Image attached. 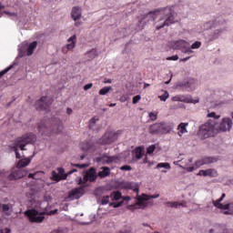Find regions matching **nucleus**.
<instances>
[{"label":"nucleus","mask_w":233,"mask_h":233,"mask_svg":"<svg viewBox=\"0 0 233 233\" xmlns=\"http://www.w3.org/2000/svg\"><path fill=\"white\" fill-rule=\"evenodd\" d=\"M156 15L153 19L155 21V26L157 30H161L165 26H170L176 23V18L174 17V9L172 7H165L158 11L153 12Z\"/></svg>","instance_id":"nucleus-1"},{"label":"nucleus","mask_w":233,"mask_h":233,"mask_svg":"<svg viewBox=\"0 0 233 233\" xmlns=\"http://www.w3.org/2000/svg\"><path fill=\"white\" fill-rule=\"evenodd\" d=\"M63 122L59 118L44 119L38 124V130L42 136H50L52 133L63 132Z\"/></svg>","instance_id":"nucleus-2"},{"label":"nucleus","mask_w":233,"mask_h":233,"mask_svg":"<svg viewBox=\"0 0 233 233\" xmlns=\"http://www.w3.org/2000/svg\"><path fill=\"white\" fill-rule=\"evenodd\" d=\"M129 188L134 190V192L137 193V202L134 205L129 206L130 210H136V208H147L148 207L149 203L147 201H150V199H157L159 198V194L156 195H147L142 194V196H139V187L136 184H129Z\"/></svg>","instance_id":"nucleus-3"},{"label":"nucleus","mask_w":233,"mask_h":233,"mask_svg":"<svg viewBox=\"0 0 233 233\" xmlns=\"http://www.w3.org/2000/svg\"><path fill=\"white\" fill-rule=\"evenodd\" d=\"M37 139V137L34 133H26L23 135L22 137H18L15 140V146L12 147L16 159H21V154H19V148L20 150H25V147L26 145H32V143H35Z\"/></svg>","instance_id":"nucleus-4"},{"label":"nucleus","mask_w":233,"mask_h":233,"mask_svg":"<svg viewBox=\"0 0 233 233\" xmlns=\"http://www.w3.org/2000/svg\"><path fill=\"white\" fill-rule=\"evenodd\" d=\"M216 127L214 120H208L202 125L198 130V137L200 139H208V137H214L216 136Z\"/></svg>","instance_id":"nucleus-5"},{"label":"nucleus","mask_w":233,"mask_h":233,"mask_svg":"<svg viewBox=\"0 0 233 233\" xmlns=\"http://www.w3.org/2000/svg\"><path fill=\"white\" fill-rule=\"evenodd\" d=\"M174 130V125L167 122L155 123L149 127V134H170Z\"/></svg>","instance_id":"nucleus-6"},{"label":"nucleus","mask_w":233,"mask_h":233,"mask_svg":"<svg viewBox=\"0 0 233 233\" xmlns=\"http://www.w3.org/2000/svg\"><path fill=\"white\" fill-rule=\"evenodd\" d=\"M121 132H112V131H106L104 136L98 140V143L100 145H110L111 143H114V141H117V137H119V135Z\"/></svg>","instance_id":"nucleus-7"},{"label":"nucleus","mask_w":233,"mask_h":233,"mask_svg":"<svg viewBox=\"0 0 233 233\" xmlns=\"http://www.w3.org/2000/svg\"><path fill=\"white\" fill-rule=\"evenodd\" d=\"M25 216L28 218L31 223H43L45 220V216L43 214H39V212L35 209L25 211Z\"/></svg>","instance_id":"nucleus-8"},{"label":"nucleus","mask_w":233,"mask_h":233,"mask_svg":"<svg viewBox=\"0 0 233 233\" xmlns=\"http://www.w3.org/2000/svg\"><path fill=\"white\" fill-rule=\"evenodd\" d=\"M218 159L214 157H204L200 160H197L195 163V167H187L186 170L187 172H194L196 168H199V167H203V165H210V163H216Z\"/></svg>","instance_id":"nucleus-9"},{"label":"nucleus","mask_w":233,"mask_h":233,"mask_svg":"<svg viewBox=\"0 0 233 233\" xmlns=\"http://www.w3.org/2000/svg\"><path fill=\"white\" fill-rule=\"evenodd\" d=\"M214 123L217 134L218 132H227V130H230V128H232V119L229 117L223 118L220 123L214 120Z\"/></svg>","instance_id":"nucleus-10"},{"label":"nucleus","mask_w":233,"mask_h":233,"mask_svg":"<svg viewBox=\"0 0 233 233\" xmlns=\"http://www.w3.org/2000/svg\"><path fill=\"white\" fill-rule=\"evenodd\" d=\"M50 105H52L51 98L48 96H42L41 99L35 102V106L36 110H48Z\"/></svg>","instance_id":"nucleus-11"},{"label":"nucleus","mask_w":233,"mask_h":233,"mask_svg":"<svg viewBox=\"0 0 233 233\" xmlns=\"http://www.w3.org/2000/svg\"><path fill=\"white\" fill-rule=\"evenodd\" d=\"M28 174V171L25 169H17L10 173L7 177L9 181H17V179H21L25 177Z\"/></svg>","instance_id":"nucleus-12"},{"label":"nucleus","mask_w":233,"mask_h":233,"mask_svg":"<svg viewBox=\"0 0 233 233\" xmlns=\"http://www.w3.org/2000/svg\"><path fill=\"white\" fill-rule=\"evenodd\" d=\"M84 195L85 186H80L78 187L72 189L68 194V198L69 199H79V198H82Z\"/></svg>","instance_id":"nucleus-13"},{"label":"nucleus","mask_w":233,"mask_h":233,"mask_svg":"<svg viewBox=\"0 0 233 233\" xmlns=\"http://www.w3.org/2000/svg\"><path fill=\"white\" fill-rule=\"evenodd\" d=\"M117 159V157H108L106 155L98 157L96 158V163H101L102 165H110Z\"/></svg>","instance_id":"nucleus-14"},{"label":"nucleus","mask_w":233,"mask_h":233,"mask_svg":"<svg viewBox=\"0 0 233 233\" xmlns=\"http://www.w3.org/2000/svg\"><path fill=\"white\" fill-rule=\"evenodd\" d=\"M172 101H180L181 103H199V100H194L189 96H185L182 95H177L172 97Z\"/></svg>","instance_id":"nucleus-15"},{"label":"nucleus","mask_w":233,"mask_h":233,"mask_svg":"<svg viewBox=\"0 0 233 233\" xmlns=\"http://www.w3.org/2000/svg\"><path fill=\"white\" fill-rule=\"evenodd\" d=\"M164 205L166 207H167L168 208H178V207L187 208V201H185V200H182L181 202L167 201V202H165Z\"/></svg>","instance_id":"nucleus-16"},{"label":"nucleus","mask_w":233,"mask_h":233,"mask_svg":"<svg viewBox=\"0 0 233 233\" xmlns=\"http://www.w3.org/2000/svg\"><path fill=\"white\" fill-rule=\"evenodd\" d=\"M188 46H190V44H188V42L185 40H177L175 42L174 45V48L176 50H181V52H183V50H185L186 48H188Z\"/></svg>","instance_id":"nucleus-17"},{"label":"nucleus","mask_w":233,"mask_h":233,"mask_svg":"<svg viewBox=\"0 0 233 233\" xmlns=\"http://www.w3.org/2000/svg\"><path fill=\"white\" fill-rule=\"evenodd\" d=\"M86 176H87L90 183H94V181L97 179L96 167L89 168V170L86 172Z\"/></svg>","instance_id":"nucleus-18"},{"label":"nucleus","mask_w":233,"mask_h":233,"mask_svg":"<svg viewBox=\"0 0 233 233\" xmlns=\"http://www.w3.org/2000/svg\"><path fill=\"white\" fill-rule=\"evenodd\" d=\"M71 17L74 21H77L78 19H81V7L79 6L73 7L71 11Z\"/></svg>","instance_id":"nucleus-19"},{"label":"nucleus","mask_w":233,"mask_h":233,"mask_svg":"<svg viewBox=\"0 0 233 233\" xmlns=\"http://www.w3.org/2000/svg\"><path fill=\"white\" fill-rule=\"evenodd\" d=\"M100 170L97 173L98 177H100V179H104V177H108V176H110V167H100Z\"/></svg>","instance_id":"nucleus-20"},{"label":"nucleus","mask_w":233,"mask_h":233,"mask_svg":"<svg viewBox=\"0 0 233 233\" xmlns=\"http://www.w3.org/2000/svg\"><path fill=\"white\" fill-rule=\"evenodd\" d=\"M77 41V36L76 35H73L71 37L67 39V45L66 48L67 50H74L76 48V43Z\"/></svg>","instance_id":"nucleus-21"},{"label":"nucleus","mask_w":233,"mask_h":233,"mask_svg":"<svg viewBox=\"0 0 233 233\" xmlns=\"http://www.w3.org/2000/svg\"><path fill=\"white\" fill-rule=\"evenodd\" d=\"M29 163H32V158H22L18 161L16 167L17 168H25V167H28Z\"/></svg>","instance_id":"nucleus-22"},{"label":"nucleus","mask_w":233,"mask_h":233,"mask_svg":"<svg viewBox=\"0 0 233 233\" xmlns=\"http://www.w3.org/2000/svg\"><path fill=\"white\" fill-rule=\"evenodd\" d=\"M67 177H68V175H64L62 177L59 173H57L56 171H52V176H51L52 181H56V183H57L63 179H66Z\"/></svg>","instance_id":"nucleus-23"},{"label":"nucleus","mask_w":233,"mask_h":233,"mask_svg":"<svg viewBox=\"0 0 233 233\" xmlns=\"http://www.w3.org/2000/svg\"><path fill=\"white\" fill-rule=\"evenodd\" d=\"M93 147H94V142L90 140H86L81 144V149L84 150V152H86L87 150H90V148H93Z\"/></svg>","instance_id":"nucleus-24"},{"label":"nucleus","mask_w":233,"mask_h":233,"mask_svg":"<svg viewBox=\"0 0 233 233\" xmlns=\"http://www.w3.org/2000/svg\"><path fill=\"white\" fill-rule=\"evenodd\" d=\"M187 127H188V123H180L177 127V130H178V136L181 137L183 136V134H187V132H188L187 130Z\"/></svg>","instance_id":"nucleus-25"},{"label":"nucleus","mask_w":233,"mask_h":233,"mask_svg":"<svg viewBox=\"0 0 233 233\" xmlns=\"http://www.w3.org/2000/svg\"><path fill=\"white\" fill-rule=\"evenodd\" d=\"M35 48H37V41H33L27 46L26 56H32V54H34V50H35Z\"/></svg>","instance_id":"nucleus-26"},{"label":"nucleus","mask_w":233,"mask_h":233,"mask_svg":"<svg viewBox=\"0 0 233 233\" xmlns=\"http://www.w3.org/2000/svg\"><path fill=\"white\" fill-rule=\"evenodd\" d=\"M150 15H152V12L147 15H144L139 20V24L142 25V26H144V25H147L148 21H150Z\"/></svg>","instance_id":"nucleus-27"},{"label":"nucleus","mask_w":233,"mask_h":233,"mask_svg":"<svg viewBox=\"0 0 233 233\" xmlns=\"http://www.w3.org/2000/svg\"><path fill=\"white\" fill-rule=\"evenodd\" d=\"M110 198L112 201H119V199H121L123 196L121 195V192L114 191L113 193H111Z\"/></svg>","instance_id":"nucleus-28"},{"label":"nucleus","mask_w":233,"mask_h":233,"mask_svg":"<svg viewBox=\"0 0 233 233\" xmlns=\"http://www.w3.org/2000/svg\"><path fill=\"white\" fill-rule=\"evenodd\" d=\"M86 56H87L88 59H96V57H97V50L91 49L86 54Z\"/></svg>","instance_id":"nucleus-29"},{"label":"nucleus","mask_w":233,"mask_h":233,"mask_svg":"<svg viewBox=\"0 0 233 233\" xmlns=\"http://www.w3.org/2000/svg\"><path fill=\"white\" fill-rule=\"evenodd\" d=\"M112 90V86H105L99 90V96H106Z\"/></svg>","instance_id":"nucleus-30"},{"label":"nucleus","mask_w":233,"mask_h":233,"mask_svg":"<svg viewBox=\"0 0 233 233\" xmlns=\"http://www.w3.org/2000/svg\"><path fill=\"white\" fill-rule=\"evenodd\" d=\"M135 157L137 159H141V157H143V149H141V147H137L135 149Z\"/></svg>","instance_id":"nucleus-31"},{"label":"nucleus","mask_w":233,"mask_h":233,"mask_svg":"<svg viewBox=\"0 0 233 233\" xmlns=\"http://www.w3.org/2000/svg\"><path fill=\"white\" fill-rule=\"evenodd\" d=\"M2 209L5 216H11L12 212H10V206H8V204H3Z\"/></svg>","instance_id":"nucleus-32"},{"label":"nucleus","mask_w":233,"mask_h":233,"mask_svg":"<svg viewBox=\"0 0 233 233\" xmlns=\"http://www.w3.org/2000/svg\"><path fill=\"white\" fill-rule=\"evenodd\" d=\"M98 120H99V118H96V116L93 117V118H91V119L89 120V122H88V128H89L90 130H92V128H94V127H96V121H98Z\"/></svg>","instance_id":"nucleus-33"},{"label":"nucleus","mask_w":233,"mask_h":233,"mask_svg":"<svg viewBox=\"0 0 233 233\" xmlns=\"http://www.w3.org/2000/svg\"><path fill=\"white\" fill-rule=\"evenodd\" d=\"M208 176L209 177H218V170L214 168L208 169Z\"/></svg>","instance_id":"nucleus-34"},{"label":"nucleus","mask_w":233,"mask_h":233,"mask_svg":"<svg viewBox=\"0 0 233 233\" xmlns=\"http://www.w3.org/2000/svg\"><path fill=\"white\" fill-rule=\"evenodd\" d=\"M157 168H166L167 170H170V164L168 162L158 163Z\"/></svg>","instance_id":"nucleus-35"},{"label":"nucleus","mask_w":233,"mask_h":233,"mask_svg":"<svg viewBox=\"0 0 233 233\" xmlns=\"http://www.w3.org/2000/svg\"><path fill=\"white\" fill-rule=\"evenodd\" d=\"M110 196H104L101 199V205H108L110 203Z\"/></svg>","instance_id":"nucleus-36"},{"label":"nucleus","mask_w":233,"mask_h":233,"mask_svg":"<svg viewBox=\"0 0 233 233\" xmlns=\"http://www.w3.org/2000/svg\"><path fill=\"white\" fill-rule=\"evenodd\" d=\"M190 48L192 50H196L198 48H201V42L200 41H196L195 43H193L190 46Z\"/></svg>","instance_id":"nucleus-37"},{"label":"nucleus","mask_w":233,"mask_h":233,"mask_svg":"<svg viewBox=\"0 0 233 233\" xmlns=\"http://www.w3.org/2000/svg\"><path fill=\"white\" fill-rule=\"evenodd\" d=\"M12 68H14V66H9L8 67H6L3 71H1L0 72V78L3 77V76H5V74H8V72H10V70H12Z\"/></svg>","instance_id":"nucleus-38"},{"label":"nucleus","mask_w":233,"mask_h":233,"mask_svg":"<svg viewBox=\"0 0 233 233\" xmlns=\"http://www.w3.org/2000/svg\"><path fill=\"white\" fill-rule=\"evenodd\" d=\"M158 97L160 101H167V97H170V95L168 94V91H165L164 94Z\"/></svg>","instance_id":"nucleus-39"},{"label":"nucleus","mask_w":233,"mask_h":233,"mask_svg":"<svg viewBox=\"0 0 233 233\" xmlns=\"http://www.w3.org/2000/svg\"><path fill=\"white\" fill-rule=\"evenodd\" d=\"M156 151V146L155 145H151L147 148V154H154V152Z\"/></svg>","instance_id":"nucleus-40"},{"label":"nucleus","mask_w":233,"mask_h":233,"mask_svg":"<svg viewBox=\"0 0 233 233\" xmlns=\"http://www.w3.org/2000/svg\"><path fill=\"white\" fill-rule=\"evenodd\" d=\"M208 117H212L211 120L216 121V119H219V117H221V116H218V115H216V113L211 112V113L208 114Z\"/></svg>","instance_id":"nucleus-41"},{"label":"nucleus","mask_w":233,"mask_h":233,"mask_svg":"<svg viewBox=\"0 0 233 233\" xmlns=\"http://www.w3.org/2000/svg\"><path fill=\"white\" fill-rule=\"evenodd\" d=\"M123 205V201L116 203V202H111L109 203V207H113L114 208H119Z\"/></svg>","instance_id":"nucleus-42"},{"label":"nucleus","mask_w":233,"mask_h":233,"mask_svg":"<svg viewBox=\"0 0 233 233\" xmlns=\"http://www.w3.org/2000/svg\"><path fill=\"white\" fill-rule=\"evenodd\" d=\"M148 116L149 119H151L152 121H156L157 119V113L150 112Z\"/></svg>","instance_id":"nucleus-43"},{"label":"nucleus","mask_w":233,"mask_h":233,"mask_svg":"<svg viewBox=\"0 0 233 233\" xmlns=\"http://www.w3.org/2000/svg\"><path fill=\"white\" fill-rule=\"evenodd\" d=\"M72 167H76V168H86L88 164H72Z\"/></svg>","instance_id":"nucleus-44"},{"label":"nucleus","mask_w":233,"mask_h":233,"mask_svg":"<svg viewBox=\"0 0 233 233\" xmlns=\"http://www.w3.org/2000/svg\"><path fill=\"white\" fill-rule=\"evenodd\" d=\"M198 176H203L204 177H207V176H208V169H206V170H203V169L199 170Z\"/></svg>","instance_id":"nucleus-45"},{"label":"nucleus","mask_w":233,"mask_h":233,"mask_svg":"<svg viewBox=\"0 0 233 233\" xmlns=\"http://www.w3.org/2000/svg\"><path fill=\"white\" fill-rule=\"evenodd\" d=\"M141 100V96L137 95L133 97V105H136V103H138Z\"/></svg>","instance_id":"nucleus-46"},{"label":"nucleus","mask_w":233,"mask_h":233,"mask_svg":"<svg viewBox=\"0 0 233 233\" xmlns=\"http://www.w3.org/2000/svg\"><path fill=\"white\" fill-rule=\"evenodd\" d=\"M182 53H183V54H188V55H190V54H194V51H192V49H190V46H188V47L186 48V49H184V50L182 51Z\"/></svg>","instance_id":"nucleus-47"},{"label":"nucleus","mask_w":233,"mask_h":233,"mask_svg":"<svg viewBox=\"0 0 233 233\" xmlns=\"http://www.w3.org/2000/svg\"><path fill=\"white\" fill-rule=\"evenodd\" d=\"M57 172L62 177L63 176H66V174H65V168L63 167H57Z\"/></svg>","instance_id":"nucleus-48"},{"label":"nucleus","mask_w":233,"mask_h":233,"mask_svg":"<svg viewBox=\"0 0 233 233\" xmlns=\"http://www.w3.org/2000/svg\"><path fill=\"white\" fill-rule=\"evenodd\" d=\"M167 59V61H177V59H179V56L177 55H176L173 56H169Z\"/></svg>","instance_id":"nucleus-49"},{"label":"nucleus","mask_w":233,"mask_h":233,"mask_svg":"<svg viewBox=\"0 0 233 233\" xmlns=\"http://www.w3.org/2000/svg\"><path fill=\"white\" fill-rule=\"evenodd\" d=\"M92 86H94V84L92 83L86 84V86H84V90L86 92V90H90Z\"/></svg>","instance_id":"nucleus-50"},{"label":"nucleus","mask_w":233,"mask_h":233,"mask_svg":"<svg viewBox=\"0 0 233 233\" xmlns=\"http://www.w3.org/2000/svg\"><path fill=\"white\" fill-rule=\"evenodd\" d=\"M120 170H127V171L132 170V167H130V166H128V165H125V166H122V167H120Z\"/></svg>","instance_id":"nucleus-51"},{"label":"nucleus","mask_w":233,"mask_h":233,"mask_svg":"<svg viewBox=\"0 0 233 233\" xmlns=\"http://www.w3.org/2000/svg\"><path fill=\"white\" fill-rule=\"evenodd\" d=\"M0 233H12V229L5 228H2L0 229Z\"/></svg>","instance_id":"nucleus-52"},{"label":"nucleus","mask_w":233,"mask_h":233,"mask_svg":"<svg viewBox=\"0 0 233 233\" xmlns=\"http://www.w3.org/2000/svg\"><path fill=\"white\" fill-rule=\"evenodd\" d=\"M82 181L85 185V183H87V181H90V179L88 178L86 173L84 175L83 178H82Z\"/></svg>","instance_id":"nucleus-53"},{"label":"nucleus","mask_w":233,"mask_h":233,"mask_svg":"<svg viewBox=\"0 0 233 233\" xmlns=\"http://www.w3.org/2000/svg\"><path fill=\"white\" fill-rule=\"evenodd\" d=\"M75 172H77L76 168H74V169L68 171L66 176H72V174H75Z\"/></svg>","instance_id":"nucleus-54"},{"label":"nucleus","mask_w":233,"mask_h":233,"mask_svg":"<svg viewBox=\"0 0 233 233\" xmlns=\"http://www.w3.org/2000/svg\"><path fill=\"white\" fill-rule=\"evenodd\" d=\"M35 174H37V173H30V174L28 175V178H29V179H35Z\"/></svg>","instance_id":"nucleus-55"},{"label":"nucleus","mask_w":233,"mask_h":233,"mask_svg":"<svg viewBox=\"0 0 233 233\" xmlns=\"http://www.w3.org/2000/svg\"><path fill=\"white\" fill-rule=\"evenodd\" d=\"M76 183H77V185H85L84 182H83V177H79V178L76 180Z\"/></svg>","instance_id":"nucleus-56"},{"label":"nucleus","mask_w":233,"mask_h":233,"mask_svg":"<svg viewBox=\"0 0 233 233\" xmlns=\"http://www.w3.org/2000/svg\"><path fill=\"white\" fill-rule=\"evenodd\" d=\"M72 112H73V111H72V108H70V107H67V108H66V115H67V116L72 115Z\"/></svg>","instance_id":"nucleus-57"},{"label":"nucleus","mask_w":233,"mask_h":233,"mask_svg":"<svg viewBox=\"0 0 233 233\" xmlns=\"http://www.w3.org/2000/svg\"><path fill=\"white\" fill-rule=\"evenodd\" d=\"M219 21H221L220 19L215 20L213 22V26H218V25H219Z\"/></svg>","instance_id":"nucleus-58"},{"label":"nucleus","mask_w":233,"mask_h":233,"mask_svg":"<svg viewBox=\"0 0 233 233\" xmlns=\"http://www.w3.org/2000/svg\"><path fill=\"white\" fill-rule=\"evenodd\" d=\"M223 233H233L232 229L225 228Z\"/></svg>","instance_id":"nucleus-59"},{"label":"nucleus","mask_w":233,"mask_h":233,"mask_svg":"<svg viewBox=\"0 0 233 233\" xmlns=\"http://www.w3.org/2000/svg\"><path fill=\"white\" fill-rule=\"evenodd\" d=\"M62 52H63V54H67L68 53V48L67 47H63Z\"/></svg>","instance_id":"nucleus-60"},{"label":"nucleus","mask_w":233,"mask_h":233,"mask_svg":"<svg viewBox=\"0 0 233 233\" xmlns=\"http://www.w3.org/2000/svg\"><path fill=\"white\" fill-rule=\"evenodd\" d=\"M190 57H192V56H187L186 58H182V59H180V61H183V62L188 61V59H190Z\"/></svg>","instance_id":"nucleus-61"},{"label":"nucleus","mask_w":233,"mask_h":233,"mask_svg":"<svg viewBox=\"0 0 233 233\" xmlns=\"http://www.w3.org/2000/svg\"><path fill=\"white\" fill-rule=\"evenodd\" d=\"M86 157V155H81L80 161H83V159H85Z\"/></svg>","instance_id":"nucleus-62"},{"label":"nucleus","mask_w":233,"mask_h":233,"mask_svg":"<svg viewBox=\"0 0 233 233\" xmlns=\"http://www.w3.org/2000/svg\"><path fill=\"white\" fill-rule=\"evenodd\" d=\"M104 83H108V84H111L112 83V80L111 79H107V80H105Z\"/></svg>","instance_id":"nucleus-63"},{"label":"nucleus","mask_w":233,"mask_h":233,"mask_svg":"<svg viewBox=\"0 0 233 233\" xmlns=\"http://www.w3.org/2000/svg\"><path fill=\"white\" fill-rule=\"evenodd\" d=\"M143 162H144V163H148V158L146 157L143 159Z\"/></svg>","instance_id":"nucleus-64"}]
</instances>
